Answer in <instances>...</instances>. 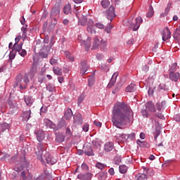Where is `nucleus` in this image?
<instances>
[{
	"label": "nucleus",
	"mask_w": 180,
	"mask_h": 180,
	"mask_svg": "<svg viewBox=\"0 0 180 180\" xmlns=\"http://www.w3.org/2000/svg\"><path fill=\"white\" fill-rule=\"evenodd\" d=\"M94 124H95V126H96L97 127H102V122H98V121L95 120L94 122Z\"/></svg>",
	"instance_id": "69168bd1"
},
{
	"label": "nucleus",
	"mask_w": 180,
	"mask_h": 180,
	"mask_svg": "<svg viewBox=\"0 0 180 180\" xmlns=\"http://www.w3.org/2000/svg\"><path fill=\"white\" fill-rule=\"evenodd\" d=\"M21 30L22 32V37L24 40L25 39H27V25H25V26L22 27Z\"/></svg>",
	"instance_id": "c756f323"
},
{
	"label": "nucleus",
	"mask_w": 180,
	"mask_h": 180,
	"mask_svg": "<svg viewBox=\"0 0 180 180\" xmlns=\"http://www.w3.org/2000/svg\"><path fill=\"white\" fill-rule=\"evenodd\" d=\"M49 63L51 65H57V64H58V60L52 58L49 60Z\"/></svg>",
	"instance_id": "8fccbe9b"
},
{
	"label": "nucleus",
	"mask_w": 180,
	"mask_h": 180,
	"mask_svg": "<svg viewBox=\"0 0 180 180\" xmlns=\"http://www.w3.org/2000/svg\"><path fill=\"white\" fill-rule=\"evenodd\" d=\"M24 101H25L27 106H28L29 108H30V106H32L33 105V102H34V100L30 96H25L24 97Z\"/></svg>",
	"instance_id": "f3484780"
},
{
	"label": "nucleus",
	"mask_w": 180,
	"mask_h": 180,
	"mask_svg": "<svg viewBox=\"0 0 180 180\" xmlns=\"http://www.w3.org/2000/svg\"><path fill=\"white\" fill-rule=\"evenodd\" d=\"M117 75H119V73L117 72H115L112 75V77L108 84V88H112L115 84H116V78H117Z\"/></svg>",
	"instance_id": "2eb2a0df"
},
{
	"label": "nucleus",
	"mask_w": 180,
	"mask_h": 180,
	"mask_svg": "<svg viewBox=\"0 0 180 180\" xmlns=\"http://www.w3.org/2000/svg\"><path fill=\"white\" fill-rule=\"evenodd\" d=\"M65 136L70 139L72 136V131H71V128L70 127H67L65 129Z\"/></svg>",
	"instance_id": "a18cd8bd"
},
{
	"label": "nucleus",
	"mask_w": 180,
	"mask_h": 180,
	"mask_svg": "<svg viewBox=\"0 0 180 180\" xmlns=\"http://www.w3.org/2000/svg\"><path fill=\"white\" fill-rule=\"evenodd\" d=\"M95 84V76L91 75L89 77L88 79V85L89 86H94V84Z\"/></svg>",
	"instance_id": "ea45409f"
},
{
	"label": "nucleus",
	"mask_w": 180,
	"mask_h": 180,
	"mask_svg": "<svg viewBox=\"0 0 180 180\" xmlns=\"http://www.w3.org/2000/svg\"><path fill=\"white\" fill-rule=\"evenodd\" d=\"M174 120L176 122H179L180 123V114H176L175 116H174Z\"/></svg>",
	"instance_id": "774afa93"
},
{
	"label": "nucleus",
	"mask_w": 180,
	"mask_h": 180,
	"mask_svg": "<svg viewBox=\"0 0 180 180\" xmlns=\"http://www.w3.org/2000/svg\"><path fill=\"white\" fill-rule=\"evenodd\" d=\"M180 74L178 72H175L173 73H169V78L170 81L173 82H178V79H179Z\"/></svg>",
	"instance_id": "f8f14e48"
},
{
	"label": "nucleus",
	"mask_w": 180,
	"mask_h": 180,
	"mask_svg": "<svg viewBox=\"0 0 180 180\" xmlns=\"http://www.w3.org/2000/svg\"><path fill=\"white\" fill-rule=\"evenodd\" d=\"M87 32L89 33H90L91 34H94L95 33H96V31H95L94 30L92 29V26H88L87 29H86Z\"/></svg>",
	"instance_id": "603ef678"
},
{
	"label": "nucleus",
	"mask_w": 180,
	"mask_h": 180,
	"mask_svg": "<svg viewBox=\"0 0 180 180\" xmlns=\"http://www.w3.org/2000/svg\"><path fill=\"white\" fill-rule=\"evenodd\" d=\"M12 127V124H8L6 122H1L0 123V136L6 131V130H9Z\"/></svg>",
	"instance_id": "1a4fd4ad"
},
{
	"label": "nucleus",
	"mask_w": 180,
	"mask_h": 180,
	"mask_svg": "<svg viewBox=\"0 0 180 180\" xmlns=\"http://www.w3.org/2000/svg\"><path fill=\"white\" fill-rule=\"evenodd\" d=\"M112 28V25H110V24H108V25H107V27H105V32L107 33H110Z\"/></svg>",
	"instance_id": "052dcab7"
},
{
	"label": "nucleus",
	"mask_w": 180,
	"mask_h": 180,
	"mask_svg": "<svg viewBox=\"0 0 180 180\" xmlns=\"http://www.w3.org/2000/svg\"><path fill=\"white\" fill-rule=\"evenodd\" d=\"M101 44V39L98 38V37H95L94 38V43H93V49H96L98 47H99V45Z\"/></svg>",
	"instance_id": "2f4dec72"
},
{
	"label": "nucleus",
	"mask_w": 180,
	"mask_h": 180,
	"mask_svg": "<svg viewBox=\"0 0 180 180\" xmlns=\"http://www.w3.org/2000/svg\"><path fill=\"white\" fill-rule=\"evenodd\" d=\"M44 123L45 124V126L49 129H54V127H56V124L47 118L44 119Z\"/></svg>",
	"instance_id": "393cba45"
},
{
	"label": "nucleus",
	"mask_w": 180,
	"mask_h": 180,
	"mask_svg": "<svg viewBox=\"0 0 180 180\" xmlns=\"http://www.w3.org/2000/svg\"><path fill=\"white\" fill-rule=\"evenodd\" d=\"M47 91H49V92H54V85L53 84H48L46 86Z\"/></svg>",
	"instance_id": "3c124183"
},
{
	"label": "nucleus",
	"mask_w": 180,
	"mask_h": 180,
	"mask_svg": "<svg viewBox=\"0 0 180 180\" xmlns=\"http://www.w3.org/2000/svg\"><path fill=\"white\" fill-rule=\"evenodd\" d=\"M106 178H108V172H102L98 174L99 180H106Z\"/></svg>",
	"instance_id": "4c0bfd02"
},
{
	"label": "nucleus",
	"mask_w": 180,
	"mask_h": 180,
	"mask_svg": "<svg viewBox=\"0 0 180 180\" xmlns=\"http://www.w3.org/2000/svg\"><path fill=\"white\" fill-rule=\"evenodd\" d=\"M166 103L165 101L158 102L156 103V108L159 112H161L162 109H165Z\"/></svg>",
	"instance_id": "cd10ccee"
},
{
	"label": "nucleus",
	"mask_w": 180,
	"mask_h": 180,
	"mask_svg": "<svg viewBox=\"0 0 180 180\" xmlns=\"http://www.w3.org/2000/svg\"><path fill=\"white\" fill-rule=\"evenodd\" d=\"M148 94L149 96H153V95L154 94V89L149 87Z\"/></svg>",
	"instance_id": "680f3d73"
},
{
	"label": "nucleus",
	"mask_w": 180,
	"mask_h": 180,
	"mask_svg": "<svg viewBox=\"0 0 180 180\" xmlns=\"http://www.w3.org/2000/svg\"><path fill=\"white\" fill-rule=\"evenodd\" d=\"M119 171L120 174H126L127 172V166L123 165L119 166Z\"/></svg>",
	"instance_id": "37998d69"
},
{
	"label": "nucleus",
	"mask_w": 180,
	"mask_h": 180,
	"mask_svg": "<svg viewBox=\"0 0 180 180\" xmlns=\"http://www.w3.org/2000/svg\"><path fill=\"white\" fill-rule=\"evenodd\" d=\"M22 44H16L15 43L13 46V50L11 51V53H20V51H22Z\"/></svg>",
	"instance_id": "a211bd4d"
},
{
	"label": "nucleus",
	"mask_w": 180,
	"mask_h": 180,
	"mask_svg": "<svg viewBox=\"0 0 180 180\" xmlns=\"http://www.w3.org/2000/svg\"><path fill=\"white\" fill-rule=\"evenodd\" d=\"M64 117L67 120H70L71 117H72V110L71 108H68L64 113Z\"/></svg>",
	"instance_id": "5701e85b"
},
{
	"label": "nucleus",
	"mask_w": 180,
	"mask_h": 180,
	"mask_svg": "<svg viewBox=\"0 0 180 180\" xmlns=\"http://www.w3.org/2000/svg\"><path fill=\"white\" fill-rule=\"evenodd\" d=\"M65 56L66 57V58H68V60H69V61H74L75 58H74V55L71 54V53H70V51H65Z\"/></svg>",
	"instance_id": "e433bc0d"
},
{
	"label": "nucleus",
	"mask_w": 180,
	"mask_h": 180,
	"mask_svg": "<svg viewBox=\"0 0 180 180\" xmlns=\"http://www.w3.org/2000/svg\"><path fill=\"white\" fill-rule=\"evenodd\" d=\"M133 110L127 104L117 103L112 109V123L117 129H124L129 123L133 122Z\"/></svg>",
	"instance_id": "f257e3e1"
},
{
	"label": "nucleus",
	"mask_w": 180,
	"mask_h": 180,
	"mask_svg": "<svg viewBox=\"0 0 180 180\" xmlns=\"http://www.w3.org/2000/svg\"><path fill=\"white\" fill-rule=\"evenodd\" d=\"M73 123L75 124H82V115L81 114H77L73 117Z\"/></svg>",
	"instance_id": "dca6fc26"
},
{
	"label": "nucleus",
	"mask_w": 180,
	"mask_h": 180,
	"mask_svg": "<svg viewBox=\"0 0 180 180\" xmlns=\"http://www.w3.org/2000/svg\"><path fill=\"white\" fill-rule=\"evenodd\" d=\"M108 174L111 175V176H113L115 175V169L113 167H111L108 169Z\"/></svg>",
	"instance_id": "e2e57ef3"
},
{
	"label": "nucleus",
	"mask_w": 180,
	"mask_h": 180,
	"mask_svg": "<svg viewBox=\"0 0 180 180\" xmlns=\"http://www.w3.org/2000/svg\"><path fill=\"white\" fill-rule=\"evenodd\" d=\"M37 158L41 162H47L50 165H54L57 162V159L50 155V153L45 151L44 146L41 143H37V150H35Z\"/></svg>",
	"instance_id": "f03ea898"
},
{
	"label": "nucleus",
	"mask_w": 180,
	"mask_h": 180,
	"mask_svg": "<svg viewBox=\"0 0 180 180\" xmlns=\"http://www.w3.org/2000/svg\"><path fill=\"white\" fill-rule=\"evenodd\" d=\"M60 18V8L53 7L51 11L50 18L51 20V25L54 27L57 25V19Z\"/></svg>",
	"instance_id": "20e7f679"
},
{
	"label": "nucleus",
	"mask_w": 180,
	"mask_h": 180,
	"mask_svg": "<svg viewBox=\"0 0 180 180\" xmlns=\"http://www.w3.org/2000/svg\"><path fill=\"white\" fill-rule=\"evenodd\" d=\"M101 5L102 8L106 9V8H108L109 5H110V1H109V0H102L101 2Z\"/></svg>",
	"instance_id": "58836bf2"
},
{
	"label": "nucleus",
	"mask_w": 180,
	"mask_h": 180,
	"mask_svg": "<svg viewBox=\"0 0 180 180\" xmlns=\"http://www.w3.org/2000/svg\"><path fill=\"white\" fill-rule=\"evenodd\" d=\"M29 77L27 74H25L23 77V82L25 84H22V76L18 75L16 77V82L14 84V88H16L17 86H20V89L21 91H23V89H26L27 88V84L30 82V80H29Z\"/></svg>",
	"instance_id": "7ed1b4c3"
},
{
	"label": "nucleus",
	"mask_w": 180,
	"mask_h": 180,
	"mask_svg": "<svg viewBox=\"0 0 180 180\" xmlns=\"http://www.w3.org/2000/svg\"><path fill=\"white\" fill-rule=\"evenodd\" d=\"M136 180H147L148 177H147V174L145 173H139L136 176Z\"/></svg>",
	"instance_id": "473e14b6"
},
{
	"label": "nucleus",
	"mask_w": 180,
	"mask_h": 180,
	"mask_svg": "<svg viewBox=\"0 0 180 180\" xmlns=\"http://www.w3.org/2000/svg\"><path fill=\"white\" fill-rule=\"evenodd\" d=\"M113 143L112 142H106L104 145V150L106 151V153H109L110 151H112L113 150Z\"/></svg>",
	"instance_id": "aec40b11"
},
{
	"label": "nucleus",
	"mask_w": 180,
	"mask_h": 180,
	"mask_svg": "<svg viewBox=\"0 0 180 180\" xmlns=\"http://www.w3.org/2000/svg\"><path fill=\"white\" fill-rule=\"evenodd\" d=\"M106 165L101 162H97L96 164V168H98V169H103L104 168H106Z\"/></svg>",
	"instance_id": "09e8293b"
},
{
	"label": "nucleus",
	"mask_w": 180,
	"mask_h": 180,
	"mask_svg": "<svg viewBox=\"0 0 180 180\" xmlns=\"http://www.w3.org/2000/svg\"><path fill=\"white\" fill-rule=\"evenodd\" d=\"M176 70H178V63H174L169 65V74L176 72Z\"/></svg>",
	"instance_id": "bb28decb"
},
{
	"label": "nucleus",
	"mask_w": 180,
	"mask_h": 180,
	"mask_svg": "<svg viewBox=\"0 0 180 180\" xmlns=\"http://www.w3.org/2000/svg\"><path fill=\"white\" fill-rule=\"evenodd\" d=\"M136 89H137V87L136 86V84L131 82L129 85L127 86L125 91L127 92H136Z\"/></svg>",
	"instance_id": "412c9836"
},
{
	"label": "nucleus",
	"mask_w": 180,
	"mask_h": 180,
	"mask_svg": "<svg viewBox=\"0 0 180 180\" xmlns=\"http://www.w3.org/2000/svg\"><path fill=\"white\" fill-rule=\"evenodd\" d=\"M92 176H94V174L89 172L86 174H79L77 175L78 179L80 180H92Z\"/></svg>",
	"instance_id": "6e6552de"
},
{
	"label": "nucleus",
	"mask_w": 180,
	"mask_h": 180,
	"mask_svg": "<svg viewBox=\"0 0 180 180\" xmlns=\"http://www.w3.org/2000/svg\"><path fill=\"white\" fill-rule=\"evenodd\" d=\"M53 72L56 75H63V70L58 67H53Z\"/></svg>",
	"instance_id": "a19ab883"
},
{
	"label": "nucleus",
	"mask_w": 180,
	"mask_h": 180,
	"mask_svg": "<svg viewBox=\"0 0 180 180\" xmlns=\"http://www.w3.org/2000/svg\"><path fill=\"white\" fill-rule=\"evenodd\" d=\"M168 89V86L165 84L162 83L159 85V91H165L167 92Z\"/></svg>",
	"instance_id": "49530a36"
},
{
	"label": "nucleus",
	"mask_w": 180,
	"mask_h": 180,
	"mask_svg": "<svg viewBox=\"0 0 180 180\" xmlns=\"http://www.w3.org/2000/svg\"><path fill=\"white\" fill-rule=\"evenodd\" d=\"M22 117L23 122H28L29 119L32 117V110H29L23 112L22 114Z\"/></svg>",
	"instance_id": "ddd939ff"
},
{
	"label": "nucleus",
	"mask_w": 180,
	"mask_h": 180,
	"mask_svg": "<svg viewBox=\"0 0 180 180\" xmlns=\"http://www.w3.org/2000/svg\"><path fill=\"white\" fill-rule=\"evenodd\" d=\"M102 141L99 140V139H95L91 141V144L94 148L98 150V148H101V143Z\"/></svg>",
	"instance_id": "4be33fe9"
},
{
	"label": "nucleus",
	"mask_w": 180,
	"mask_h": 180,
	"mask_svg": "<svg viewBox=\"0 0 180 180\" xmlns=\"http://www.w3.org/2000/svg\"><path fill=\"white\" fill-rule=\"evenodd\" d=\"M34 134L36 135L37 140L40 143V141H43L44 140V137L46 134H44V131L43 129H39L34 131Z\"/></svg>",
	"instance_id": "0eeeda50"
},
{
	"label": "nucleus",
	"mask_w": 180,
	"mask_h": 180,
	"mask_svg": "<svg viewBox=\"0 0 180 180\" xmlns=\"http://www.w3.org/2000/svg\"><path fill=\"white\" fill-rule=\"evenodd\" d=\"M18 53L20 54V56H21V57H25V56L27 54V51H26V50L25 49H21V51L18 52Z\"/></svg>",
	"instance_id": "5fc2aeb1"
},
{
	"label": "nucleus",
	"mask_w": 180,
	"mask_h": 180,
	"mask_svg": "<svg viewBox=\"0 0 180 180\" xmlns=\"http://www.w3.org/2000/svg\"><path fill=\"white\" fill-rule=\"evenodd\" d=\"M30 78H33L37 74V68L34 65L32 66L29 73H27Z\"/></svg>",
	"instance_id": "c85d7f7f"
},
{
	"label": "nucleus",
	"mask_w": 180,
	"mask_h": 180,
	"mask_svg": "<svg viewBox=\"0 0 180 180\" xmlns=\"http://www.w3.org/2000/svg\"><path fill=\"white\" fill-rule=\"evenodd\" d=\"M63 13H65V15H68L69 13H71V4H68L64 6Z\"/></svg>",
	"instance_id": "72a5a7b5"
},
{
	"label": "nucleus",
	"mask_w": 180,
	"mask_h": 180,
	"mask_svg": "<svg viewBox=\"0 0 180 180\" xmlns=\"http://www.w3.org/2000/svg\"><path fill=\"white\" fill-rule=\"evenodd\" d=\"M146 108L148 110H149V112H151L152 113L156 112L155 105H154V103L152 101H150L147 103Z\"/></svg>",
	"instance_id": "b1692460"
},
{
	"label": "nucleus",
	"mask_w": 180,
	"mask_h": 180,
	"mask_svg": "<svg viewBox=\"0 0 180 180\" xmlns=\"http://www.w3.org/2000/svg\"><path fill=\"white\" fill-rule=\"evenodd\" d=\"M83 153H84V154L88 157L95 155V153H94V150H92V146H91V145L84 146L83 148Z\"/></svg>",
	"instance_id": "423d86ee"
},
{
	"label": "nucleus",
	"mask_w": 180,
	"mask_h": 180,
	"mask_svg": "<svg viewBox=\"0 0 180 180\" xmlns=\"http://www.w3.org/2000/svg\"><path fill=\"white\" fill-rule=\"evenodd\" d=\"M105 16H106L107 19L112 22L114 18H116V14L115 13V6H110V8L106 11H103Z\"/></svg>",
	"instance_id": "39448f33"
},
{
	"label": "nucleus",
	"mask_w": 180,
	"mask_h": 180,
	"mask_svg": "<svg viewBox=\"0 0 180 180\" xmlns=\"http://www.w3.org/2000/svg\"><path fill=\"white\" fill-rule=\"evenodd\" d=\"M122 82H117L114 88L112 94H116V92H119V91L122 89Z\"/></svg>",
	"instance_id": "c9c22d12"
},
{
	"label": "nucleus",
	"mask_w": 180,
	"mask_h": 180,
	"mask_svg": "<svg viewBox=\"0 0 180 180\" xmlns=\"http://www.w3.org/2000/svg\"><path fill=\"white\" fill-rule=\"evenodd\" d=\"M154 15V8H153V6H149V11L147 13L146 16L148 18H153Z\"/></svg>",
	"instance_id": "c03bdc74"
},
{
	"label": "nucleus",
	"mask_w": 180,
	"mask_h": 180,
	"mask_svg": "<svg viewBox=\"0 0 180 180\" xmlns=\"http://www.w3.org/2000/svg\"><path fill=\"white\" fill-rule=\"evenodd\" d=\"M171 6H172V2H169L167 4V8L165 9V10H166V12H169V11L171 9Z\"/></svg>",
	"instance_id": "0e129e2a"
},
{
	"label": "nucleus",
	"mask_w": 180,
	"mask_h": 180,
	"mask_svg": "<svg viewBox=\"0 0 180 180\" xmlns=\"http://www.w3.org/2000/svg\"><path fill=\"white\" fill-rule=\"evenodd\" d=\"M81 44L82 46H84L86 51H88V50H89V49L91 48V40L89 39H86V41L82 40Z\"/></svg>",
	"instance_id": "a878e982"
},
{
	"label": "nucleus",
	"mask_w": 180,
	"mask_h": 180,
	"mask_svg": "<svg viewBox=\"0 0 180 180\" xmlns=\"http://www.w3.org/2000/svg\"><path fill=\"white\" fill-rule=\"evenodd\" d=\"M96 57V59L98 60V61H101V60L103 58V55L101 53H97Z\"/></svg>",
	"instance_id": "338daca9"
},
{
	"label": "nucleus",
	"mask_w": 180,
	"mask_h": 180,
	"mask_svg": "<svg viewBox=\"0 0 180 180\" xmlns=\"http://www.w3.org/2000/svg\"><path fill=\"white\" fill-rule=\"evenodd\" d=\"M162 34L163 41H167V40L171 39V31L168 27H166L165 30L162 31Z\"/></svg>",
	"instance_id": "9b49d317"
},
{
	"label": "nucleus",
	"mask_w": 180,
	"mask_h": 180,
	"mask_svg": "<svg viewBox=\"0 0 180 180\" xmlns=\"http://www.w3.org/2000/svg\"><path fill=\"white\" fill-rule=\"evenodd\" d=\"M84 99H85L84 95H81L78 97V98H77L78 106H79L82 103V102H84Z\"/></svg>",
	"instance_id": "de8ad7c7"
},
{
	"label": "nucleus",
	"mask_w": 180,
	"mask_h": 180,
	"mask_svg": "<svg viewBox=\"0 0 180 180\" xmlns=\"http://www.w3.org/2000/svg\"><path fill=\"white\" fill-rule=\"evenodd\" d=\"M96 27H97L98 29H104L105 25H103V24H102L101 22H97V23H96Z\"/></svg>",
	"instance_id": "13d9d810"
},
{
	"label": "nucleus",
	"mask_w": 180,
	"mask_h": 180,
	"mask_svg": "<svg viewBox=\"0 0 180 180\" xmlns=\"http://www.w3.org/2000/svg\"><path fill=\"white\" fill-rule=\"evenodd\" d=\"M63 127H67V122L65 119H61L58 124V129H63Z\"/></svg>",
	"instance_id": "f704fd0d"
},
{
	"label": "nucleus",
	"mask_w": 180,
	"mask_h": 180,
	"mask_svg": "<svg viewBox=\"0 0 180 180\" xmlns=\"http://www.w3.org/2000/svg\"><path fill=\"white\" fill-rule=\"evenodd\" d=\"M128 139H129L130 140H135L136 134L135 133H131L130 134H128Z\"/></svg>",
	"instance_id": "bf43d9fd"
},
{
	"label": "nucleus",
	"mask_w": 180,
	"mask_h": 180,
	"mask_svg": "<svg viewBox=\"0 0 180 180\" xmlns=\"http://www.w3.org/2000/svg\"><path fill=\"white\" fill-rule=\"evenodd\" d=\"M136 143H137V144H139V143H141L140 146L141 147H146V148H148L150 147V143H148L146 141H141V140H140V139H138L136 141Z\"/></svg>",
	"instance_id": "79ce46f5"
},
{
	"label": "nucleus",
	"mask_w": 180,
	"mask_h": 180,
	"mask_svg": "<svg viewBox=\"0 0 180 180\" xmlns=\"http://www.w3.org/2000/svg\"><path fill=\"white\" fill-rule=\"evenodd\" d=\"M174 40H180V26L173 33Z\"/></svg>",
	"instance_id": "7c9ffc66"
},
{
	"label": "nucleus",
	"mask_w": 180,
	"mask_h": 180,
	"mask_svg": "<svg viewBox=\"0 0 180 180\" xmlns=\"http://www.w3.org/2000/svg\"><path fill=\"white\" fill-rule=\"evenodd\" d=\"M81 168L82 169H84V171H88L89 169L88 165H86V163H82Z\"/></svg>",
	"instance_id": "6e6d98bb"
},
{
	"label": "nucleus",
	"mask_w": 180,
	"mask_h": 180,
	"mask_svg": "<svg viewBox=\"0 0 180 180\" xmlns=\"http://www.w3.org/2000/svg\"><path fill=\"white\" fill-rule=\"evenodd\" d=\"M88 68H89V67L86 64V60L82 61L80 74H82V75H84V74H88V72H86L88 71Z\"/></svg>",
	"instance_id": "9d476101"
},
{
	"label": "nucleus",
	"mask_w": 180,
	"mask_h": 180,
	"mask_svg": "<svg viewBox=\"0 0 180 180\" xmlns=\"http://www.w3.org/2000/svg\"><path fill=\"white\" fill-rule=\"evenodd\" d=\"M82 130L83 131H88L89 130V124H84L82 127Z\"/></svg>",
	"instance_id": "4d7b16f0"
},
{
	"label": "nucleus",
	"mask_w": 180,
	"mask_h": 180,
	"mask_svg": "<svg viewBox=\"0 0 180 180\" xmlns=\"http://www.w3.org/2000/svg\"><path fill=\"white\" fill-rule=\"evenodd\" d=\"M143 23V18L141 17H138L136 18V23L134 25L133 31L136 32V30H139L140 27V25Z\"/></svg>",
	"instance_id": "4468645a"
},
{
	"label": "nucleus",
	"mask_w": 180,
	"mask_h": 180,
	"mask_svg": "<svg viewBox=\"0 0 180 180\" xmlns=\"http://www.w3.org/2000/svg\"><path fill=\"white\" fill-rule=\"evenodd\" d=\"M141 115L143 117H148V112L146 109L141 110Z\"/></svg>",
	"instance_id": "864d4df0"
},
{
	"label": "nucleus",
	"mask_w": 180,
	"mask_h": 180,
	"mask_svg": "<svg viewBox=\"0 0 180 180\" xmlns=\"http://www.w3.org/2000/svg\"><path fill=\"white\" fill-rule=\"evenodd\" d=\"M65 140V135L63 134V133H58L56 134V141L57 143H63Z\"/></svg>",
	"instance_id": "6ab92c4d"
}]
</instances>
